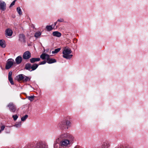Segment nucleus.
Wrapping results in <instances>:
<instances>
[{
	"label": "nucleus",
	"mask_w": 148,
	"mask_h": 148,
	"mask_svg": "<svg viewBox=\"0 0 148 148\" xmlns=\"http://www.w3.org/2000/svg\"><path fill=\"white\" fill-rule=\"evenodd\" d=\"M71 52L72 51L70 48H65L62 52L63 57L67 59H70L73 56L72 55L70 54Z\"/></svg>",
	"instance_id": "f257e3e1"
},
{
	"label": "nucleus",
	"mask_w": 148,
	"mask_h": 148,
	"mask_svg": "<svg viewBox=\"0 0 148 148\" xmlns=\"http://www.w3.org/2000/svg\"><path fill=\"white\" fill-rule=\"evenodd\" d=\"M70 124V122L66 119H65L60 122L58 124L60 127L68 128Z\"/></svg>",
	"instance_id": "f03ea898"
},
{
	"label": "nucleus",
	"mask_w": 148,
	"mask_h": 148,
	"mask_svg": "<svg viewBox=\"0 0 148 148\" xmlns=\"http://www.w3.org/2000/svg\"><path fill=\"white\" fill-rule=\"evenodd\" d=\"M16 78L18 81H23L24 82H27L30 80V77L23 74L19 75L16 77Z\"/></svg>",
	"instance_id": "7ed1b4c3"
},
{
	"label": "nucleus",
	"mask_w": 148,
	"mask_h": 148,
	"mask_svg": "<svg viewBox=\"0 0 148 148\" xmlns=\"http://www.w3.org/2000/svg\"><path fill=\"white\" fill-rule=\"evenodd\" d=\"M70 144V141L68 139H64L60 142V145L63 148L69 146Z\"/></svg>",
	"instance_id": "20e7f679"
},
{
	"label": "nucleus",
	"mask_w": 148,
	"mask_h": 148,
	"mask_svg": "<svg viewBox=\"0 0 148 148\" xmlns=\"http://www.w3.org/2000/svg\"><path fill=\"white\" fill-rule=\"evenodd\" d=\"M14 63V61L13 59L11 58L8 59L7 62L5 69H10Z\"/></svg>",
	"instance_id": "39448f33"
},
{
	"label": "nucleus",
	"mask_w": 148,
	"mask_h": 148,
	"mask_svg": "<svg viewBox=\"0 0 148 148\" xmlns=\"http://www.w3.org/2000/svg\"><path fill=\"white\" fill-rule=\"evenodd\" d=\"M7 106L9 108L10 110L13 112H15L16 110V106L12 102L9 103Z\"/></svg>",
	"instance_id": "423d86ee"
},
{
	"label": "nucleus",
	"mask_w": 148,
	"mask_h": 148,
	"mask_svg": "<svg viewBox=\"0 0 148 148\" xmlns=\"http://www.w3.org/2000/svg\"><path fill=\"white\" fill-rule=\"evenodd\" d=\"M31 57V54L30 52L28 51L25 52L23 56V58L25 60L28 59Z\"/></svg>",
	"instance_id": "0eeeda50"
},
{
	"label": "nucleus",
	"mask_w": 148,
	"mask_h": 148,
	"mask_svg": "<svg viewBox=\"0 0 148 148\" xmlns=\"http://www.w3.org/2000/svg\"><path fill=\"white\" fill-rule=\"evenodd\" d=\"M6 9V4L5 2L0 1V10L4 11Z\"/></svg>",
	"instance_id": "6e6552de"
},
{
	"label": "nucleus",
	"mask_w": 148,
	"mask_h": 148,
	"mask_svg": "<svg viewBox=\"0 0 148 148\" xmlns=\"http://www.w3.org/2000/svg\"><path fill=\"white\" fill-rule=\"evenodd\" d=\"M12 33L13 32L11 29L8 28L6 29L5 31V35L6 37L12 36Z\"/></svg>",
	"instance_id": "1a4fd4ad"
},
{
	"label": "nucleus",
	"mask_w": 148,
	"mask_h": 148,
	"mask_svg": "<svg viewBox=\"0 0 148 148\" xmlns=\"http://www.w3.org/2000/svg\"><path fill=\"white\" fill-rule=\"evenodd\" d=\"M69 135L67 133H63L62 134L59 136L60 138L64 139L67 138L69 137Z\"/></svg>",
	"instance_id": "9d476101"
},
{
	"label": "nucleus",
	"mask_w": 148,
	"mask_h": 148,
	"mask_svg": "<svg viewBox=\"0 0 148 148\" xmlns=\"http://www.w3.org/2000/svg\"><path fill=\"white\" fill-rule=\"evenodd\" d=\"M12 72L10 71L8 73V80L11 84L14 85V83L12 77Z\"/></svg>",
	"instance_id": "9b49d317"
},
{
	"label": "nucleus",
	"mask_w": 148,
	"mask_h": 148,
	"mask_svg": "<svg viewBox=\"0 0 148 148\" xmlns=\"http://www.w3.org/2000/svg\"><path fill=\"white\" fill-rule=\"evenodd\" d=\"M49 57V55L45 53H42L40 56V58L42 60L46 59L47 60L48 58Z\"/></svg>",
	"instance_id": "f8f14e48"
},
{
	"label": "nucleus",
	"mask_w": 148,
	"mask_h": 148,
	"mask_svg": "<svg viewBox=\"0 0 148 148\" xmlns=\"http://www.w3.org/2000/svg\"><path fill=\"white\" fill-rule=\"evenodd\" d=\"M15 61L17 64H20L22 61V57L20 56H18L16 58Z\"/></svg>",
	"instance_id": "ddd939ff"
},
{
	"label": "nucleus",
	"mask_w": 148,
	"mask_h": 148,
	"mask_svg": "<svg viewBox=\"0 0 148 148\" xmlns=\"http://www.w3.org/2000/svg\"><path fill=\"white\" fill-rule=\"evenodd\" d=\"M56 59L50 58V57H49L47 60V62L49 64H51L56 62Z\"/></svg>",
	"instance_id": "4468645a"
},
{
	"label": "nucleus",
	"mask_w": 148,
	"mask_h": 148,
	"mask_svg": "<svg viewBox=\"0 0 148 148\" xmlns=\"http://www.w3.org/2000/svg\"><path fill=\"white\" fill-rule=\"evenodd\" d=\"M19 40L21 42H24L25 39V35L22 34H21L19 36Z\"/></svg>",
	"instance_id": "2eb2a0df"
},
{
	"label": "nucleus",
	"mask_w": 148,
	"mask_h": 148,
	"mask_svg": "<svg viewBox=\"0 0 148 148\" xmlns=\"http://www.w3.org/2000/svg\"><path fill=\"white\" fill-rule=\"evenodd\" d=\"M40 60V59L39 58H33L30 59V62L31 63H34L36 62L39 61Z\"/></svg>",
	"instance_id": "dca6fc26"
},
{
	"label": "nucleus",
	"mask_w": 148,
	"mask_h": 148,
	"mask_svg": "<svg viewBox=\"0 0 148 148\" xmlns=\"http://www.w3.org/2000/svg\"><path fill=\"white\" fill-rule=\"evenodd\" d=\"M53 35L54 36L59 37L61 36V34L58 31L54 32H53Z\"/></svg>",
	"instance_id": "f3484780"
},
{
	"label": "nucleus",
	"mask_w": 148,
	"mask_h": 148,
	"mask_svg": "<svg viewBox=\"0 0 148 148\" xmlns=\"http://www.w3.org/2000/svg\"><path fill=\"white\" fill-rule=\"evenodd\" d=\"M61 146L60 142L59 143L57 141H56L54 144V148H62Z\"/></svg>",
	"instance_id": "a211bd4d"
},
{
	"label": "nucleus",
	"mask_w": 148,
	"mask_h": 148,
	"mask_svg": "<svg viewBox=\"0 0 148 148\" xmlns=\"http://www.w3.org/2000/svg\"><path fill=\"white\" fill-rule=\"evenodd\" d=\"M25 68L27 70L31 71V64L30 63H27L26 64L25 66Z\"/></svg>",
	"instance_id": "6ab92c4d"
},
{
	"label": "nucleus",
	"mask_w": 148,
	"mask_h": 148,
	"mask_svg": "<svg viewBox=\"0 0 148 148\" xmlns=\"http://www.w3.org/2000/svg\"><path fill=\"white\" fill-rule=\"evenodd\" d=\"M110 146V144L108 142H104L102 146V148H108Z\"/></svg>",
	"instance_id": "aec40b11"
},
{
	"label": "nucleus",
	"mask_w": 148,
	"mask_h": 148,
	"mask_svg": "<svg viewBox=\"0 0 148 148\" xmlns=\"http://www.w3.org/2000/svg\"><path fill=\"white\" fill-rule=\"evenodd\" d=\"M39 65L36 64H34L31 65V71L36 70L38 67Z\"/></svg>",
	"instance_id": "412c9836"
},
{
	"label": "nucleus",
	"mask_w": 148,
	"mask_h": 148,
	"mask_svg": "<svg viewBox=\"0 0 148 148\" xmlns=\"http://www.w3.org/2000/svg\"><path fill=\"white\" fill-rule=\"evenodd\" d=\"M0 46L3 48L5 47L6 45L5 44V41L4 40H0Z\"/></svg>",
	"instance_id": "4be33fe9"
},
{
	"label": "nucleus",
	"mask_w": 148,
	"mask_h": 148,
	"mask_svg": "<svg viewBox=\"0 0 148 148\" xmlns=\"http://www.w3.org/2000/svg\"><path fill=\"white\" fill-rule=\"evenodd\" d=\"M41 34V33L38 31L36 32L34 35V36L36 38H38Z\"/></svg>",
	"instance_id": "5701e85b"
},
{
	"label": "nucleus",
	"mask_w": 148,
	"mask_h": 148,
	"mask_svg": "<svg viewBox=\"0 0 148 148\" xmlns=\"http://www.w3.org/2000/svg\"><path fill=\"white\" fill-rule=\"evenodd\" d=\"M52 26H53V25H47L46 26V28L47 30V31H50L52 30L53 28L52 27Z\"/></svg>",
	"instance_id": "b1692460"
},
{
	"label": "nucleus",
	"mask_w": 148,
	"mask_h": 148,
	"mask_svg": "<svg viewBox=\"0 0 148 148\" xmlns=\"http://www.w3.org/2000/svg\"><path fill=\"white\" fill-rule=\"evenodd\" d=\"M21 125V122H17L16 124L14 125V126L16 127H19Z\"/></svg>",
	"instance_id": "393cba45"
},
{
	"label": "nucleus",
	"mask_w": 148,
	"mask_h": 148,
	"mask_svg": "<svg viewBox=\"0 0 148 148\" xmlns=\"http://www.w3.org/2000/svg\"><path fill=\"white\" fill-rule=\"evenodd\" d=\"M60 50V48H58L55 49L54 51H53L52 52V54L56 53H58Z\"/></svg>",
	"instance_id": "a878e982"
},
{
	"label": "nucleus",
	"mask_w": 148,
	"mask_h": 148,
	"mask_svg": "<svg viewBox=\"0 0 148 148\" xmlns=\"http://www.w3.org/2000/svg\"><path fill=\"white\" fill-rule=\"evenodd\" d=\"M17 11L19 15L22 14V12L20 7H18L17 8Z\"/></svg>",
	"instance_id": "bb28decb"
},
{
	"label": "nucleus",
	"mask_w": 148,
	"mask_h": 148,
	"mask_svg": "<svg viewBox=\"0 0 148 148\" xmlns=\"http://www.w3.org/2000/svg\"><path fill=\"white\" fill-rule=\"evenodd\" d=\"M28 116L27 115H25L24 116L21 118V120L22 121H24L28 118Z\"/></svg>",
	"instance_id": "cd10ccee"
},
{
	"label": "nucleus",
	"mask_w": 148,
	"mask_h": 148,
	"mask_svg": "<svg viewBox=\"0 0 148 148\" xmlns=\"http://www.w3.org/2000/svg\"><path fill=\"white\" fill-rule=\"evenodd\" d=\"M34 96H29V97H27V98L29 100H30L31 101H32L34 99Z\"/></svg>",
	"instance_id": "c85d7f7f"
},
{
	"label": "nucleus",
	"mask_w": 148,
	"mask_h": 148,
	"mask_svg": "<svg viewBox=\"0 0 148 148\" xmlns=\"http://www.w3.org/2000/svg\"><path fill=\"white\" fill-rule=\"evenodd\" d=\"M18 116L17 115H14L12 116V117L14 121H16L18 118Z\"/></svg>",
	"instance_id": "c756f323"
},
{
	"label": "nucleus",
	"mask_w": 148,
	"mask_h": 148,
	"mask_svg": "<svg viewBox=\"0 0 148 148\" xmlns=\"http://www.w3.org/2000/svg\"><path fill=\"white\" fill-rule=\"evenodd\" d=\"M16 1V0H14L11 4L10 5L9 7L11 8L12 7L13 5H14L15 4V1Z\"/></svg>",
	"instance_id": "7c9ffc66"
},
{
	"label": "nucleus",
	"mask_w": 148,
	"mask_h": 148,
	"mask_svg": "<svg viewBox=\"0 0 148 148\" xmlns=\"http://www.w3.org/2000/svg\"><path fill=\"white\" fill-rule=\"evenodd\" d=\"M46 62L45 61H43L42 62H40L39 63V65L44 64L46 63Z\"/></svg>",
	"instance_id": "2f4dec72"
},
{
	"label": "nucleus",
	"mask_w": 148,
	"mask_h": 148,
	"mask_svg": "<svg viewBox=\"0 0 148 148\" xmlns=\"http://www.w3.org/2000/svg\"><path fill=\"white\" fill-rule=\"evenodd\" d=\"M64 21V19L63 18H60V19H58L57 22H62Z\"/></svg>",
	"instance_id": "473e14b6"
},
{
	"label": "nucleus",
	"mask_w": 148,
	"mask_h": 148,
	"mask_svg": "<svg viewBox=\"0 0 148 148\" xmlns=\"http://www.w3.org/2000/svg\"><path fill=\"white\" fill-rule=\"evenodd\" d=\"M5 127L4 125H3L1 127V130L2 131L3 130L4 128H5Z\"/></svg>",
	"instance_id": "72a5a7b5"
},
{
	"label": "nucleus",
	"mask_w": 148,
	"mask_h": 148,
	"mask_svg": "<svg viewBox=\"0 0 148 148\" xmlns=\"http://www.w3.org/2000/svg\"><path fill=\"white\" fill-rule=\"evenodd\" d=\"M57 22H56L54 23V25H53V28H54V26L56 25Z\"/></svg>",
	"instance_id": "f704fd0d"
},
{
	"label": "nucleus",
	"mask_w": 148,
	"mask_h": 148,
	"mask_svg": "<svg viewBox=\"0 0 148 148\" xmlns=\"http://www.w3.org/2000/svg\"><path fill=\"white\" fill-rule=\"evenodd\" d=\"M47 148V145H45L44 148Z\"/></svg>",
	"instance_id": "c9c22d12"
},
{
	"label": "nucleus",
	"mask_w": 148,
	"mask_h": 148,
	"mask_svg": "<svg viewBox=\"0 0 148 148\" xmlns=\"http://www.w3.org/2000/svg\"><path fill=\"white\" fill-rule=\"evenodd\" d=\"M1 131H1V130H0V133H1Z\"/></svg>",
	"instance_id": "e433bc0d"
}]
</instances>
